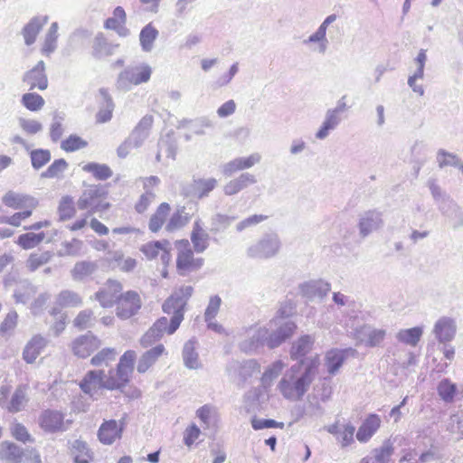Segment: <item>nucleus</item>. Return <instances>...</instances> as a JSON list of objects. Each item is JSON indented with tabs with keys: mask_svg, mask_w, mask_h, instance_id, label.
<instances>
[{
	"mask_svg": "<svg viewBox=\"0 0 463 463\" xmlns=\"http://www.w3.org/2000/svg\"><path fill=\"white\" fill-rule=\"evenodd\" d=\"M252 428L254 430H262L268 428H279L282 429L284 427L283 422H278L274 420H256L253 419L251 421Z\"/></svg>",
	"mask_w": 463,
	"mask_h": 463,
	"instance_id": "nucleus-62",
	"label": "nucleus"
},
{
	"mask_svg": "<svg viewBox=\"0 0 463 463\" xmlns=\"http://www.w3.org/2000/svg\"><path fill=\"white\" fill-rule=\"evenodd\" d=\"M68 167V163L65 159H56L43 174L46 178H60Z\"/></svg>",
	"mask_w": 463,
	"mask_h": 463,
	"instance_id": "nucleus-47",
	"label": "nucleus"
},
{
	"mask_svg": "<svg viewBox=\"0 0 463 463\" xmlns=\"http://www.w3.org/2000/svg\"><path fill=\"white\" fill-rule=\"evenodd\" d=\"M422 335V329L420 326L411 327L409 329L400 330L397 334V338L400 342L416 346L420 342Z\"/></svg>",
	"mask_w": 463,
	"mask_h": 463,
	"instance_id": "nucleus-38",
	"label": "nucleus"
},
{
	"mask_svg": "<svg viewBox=\"0 0 463 463\" xmlns=\"http://www.w3.org/2000/svg\"><path fill=\"white\" fill-rule=\"evenodd\" d=\"M164 354H167V352L164 345L159 344L151 349L146 351L139 357L137 364V371L139 373H145L147 372L153 364Z\"/></svg>",
	"mask_w": 463,
	"mask_h": 463,
	"instance_id": "nucleus-18",
	"label": "nucleus"
},
{
	"mask_svg": "<svg viewBox=\"0 0 463 463\" xmlns=\"http://www.w3.org/2000/svg\"><path fill=\"white\" fill-rule=\"evenodd\" d=\"M137 356V352L132 349L120 355L116 366L105 373L106 390L125 392L131 383Z\"/></svg>",
	"mask_w": 463,
	"mask_h": 463,
	"instance_id": "nucleus-3",
	"label": "nucleus"
},
{
	"mask_svg": "<svg viewBox=\"0 0 463 463\" xmlns=\"http://www.w3.org/2000/svg\"><path fill=\"white\" fill-rule=\"evenodd\" d=\"M434 332L440 342L450 341L455 335V326L452 319L440 318L435 325Z\"/></svg>",
	"mask_w": 463,
	"mask_h": 463,
	"instance_id": "nucleus-28",
	"label": "nucleus"
},
{
	"mask_svg": "<svg viewBox=\"0 0 463 463\" xmlns=\"http://www.w3.org/2000/svg\"><path fill=\"white\" fill-rule=\"evenodd\" d=\"M381 222V219L378 214L375 213H368L365 217H364L360 222V230L363 235H367L371 231L375 229L378 224Z\"/></svg>",
	"mask_w": 463,
	"mask_h": 463,
	"instance_id": "nucleus-53",
	"label": "nucleus"
},
{
	"mask_svg": "<svg viewBox=\"0 0 463 463\" xmlns=\"http://www.w3.org/2000/svg\"><path fill=\"white\" fill-rule=\"evenodd\" d=\"M28 392L29 386L27 384L18 385L5 405V409L11 413L23 411L29 402Z\"/></svg>",
	"mask_w": 463,
	"mask_h": 463,
	"instance_id": "nucleus-19",
	"label": "nucleus"
},
{
	"mask_svg": "<svg viewBox=\"0 0 463 463\" xmlns=\"http://www.w3.org/2000/svg\"><path fill=\"white\" fill-rule=\"evenodd\" d=\"M57 38L58 24L52 23L41 48V52L43 55L49 56L55 50Z\"/></svg>",
	"mask_w": 463,
	"mask_h": 463,
	"instance_id": "nucleus-41",
	"label": "nucleus"
},
{
	"mask_svg": "<svg viewBox=\"0 0 463 463\" xmlns=\"http://www.w3.org/2000/svg\"><path fill=\"white\" fill-rule=\"evenodd\" d=\"M184 361L187 367L195 369L199 365L198 354L194 350V343L188 342L185 344L183 352Z\"/></svg>",
	"mask_w": 463,
	"mask_h": 463,
	"instance_id": "nucleus-52",
	"label": "nucleus"
},
{
	"mask_svg": "<svg viewBox=\"0 0 463 463\" xmlns=\"http://www.w3.org/2000/svg\"><path fill=\"white\" fill-rule=\"evenodd\" d=\"M45 237L46 234L43 232L38 233L26 232L18 237L17 244L24 250H30L38 246Z\"/></svg>",
	"mask_w": 463,
	"mask_h": 463,
	"instance_id": "nucleus-39",
	"label": "nucleus"
},
{
	"mask_svg": "<svg viewBox=\"0 0 463 463\" xmlns=\"http://www.w3.org/2000/svg\"><path fill=\"white\" fill-rule=\"evenodd\" d=\"M51 159L49 150L37 149L31 153L32 165L34 168L39 169L46 165Z\"/></svg>",
	"mask_w": 463,
	"mask_h": 463,
	"instance_id": "nucleus-56",
	"label": "nucleus"
},
{
	"mask_svg": "<svg viewBox=\"0 0 463 463\" xmlns=\"http://www.w3.org/2000/svg\"><path fill=\"white\" fill-rule=\"evenodd\" d=\"M349 352L354 353L352 349H332L326 354V366L330 374H335L342 366Z\"/></svg>",
	"mask_w": 463,
	"mask_h": 463,
	"instance_id": "nucleus-25",
	"label": "nucleus"
},
{
	"mask_svg": "<svg viewBox=\"0 0 463 463\" xmlns=\"http://www.w3.org/2000/svg\"><path fill=\"white\" fill-rule=\"evenodd\" d=\"M52 253L49 251L34 252L30 254L26 260V268L29 271L33 272L41 267L47 264L52 259Z\"/></svg>",
	"mask_w": 463,
	"mask_h": 463,
	"instance_id": "nucleus-40",
	"label": "nucleus"
},
{
	"mask_svg": "<svg viewBox=\"0 0 463 463\" xmlns=\"http://www.w3.org/2000/svg\"><path fill=\"white\" fill-rule=\"evenodd\" d=\"M194 185L197 195L203 198L207 196L217 186V180L215 178H200L194 180Z\"/></svg>",
	"mask_w": 463,
	"mask_h": 463,
	"instance_id": "nucleus-45",
	"label": "nucleus"
},
{
	"mask_svg": "<svg viewBox=\"0 0 463 463\" xmlns=\"http://www.w3.org/2000/svg\"><path fill=\"white\" fill-rule=\"evenodd\" d=\"M151 74L152 69L146 64L136 66L131 71H126L122 73L128 82L133 85L147 82L150 80Z\"/></svg>",
	"mask_w": 463,
	"mask_h": 463,
	"instance_id": "nucleus-26",
	"label": "nucleus"
},
{
	"mask_svg": "<svg viewBox=\"0 0 463 463\" xmlns=\"http://www.w3.org/2000/svg\"><path fill=\"white\" fill-rule=\"evenodd\" d=\"M255 183L256 179L253 175H250L249 173L242 174L237 178H234L228 182L223 186V192L226 195H234Z\"/></svg>",
	"mask_w": 463,
	"mask_h": 463,
	"instance_id": "nucleus-23",
	"label": "nucleus"
},
{
	"mask_svg": "<svg viewBox=\"0 0 463 463\" xmlns=\"http://www.w3.org/2000/svg\"><path fill=\"white\" fill-rule=\"evenodd\" d=\"M393 453V448L391 444L383 446L375 456L378 463H386Z\"/></svg>",
	"mask_w": 463,
	"mask_h": 463,
	"instance_id": "nucleus-64",
	"label": "nucleus"
},
{
	"mask_svg": "<svg viewBox=\"0 0 463 463\" xmlns=\"http://www.w3.org/2000/svg\"><path fill=\"white\" fill-rule=\"evenodd\" d=\"M172 207L168 203L158 204L148 220V229L153 233H157L164 226L167 232H176L189 222V216L184 209H177L171 214Z\"/></svg>",
	"mask_w": 463,
	"mask_h": 463,
	"instance_id": "nucleus-4",
	"label": "nucleus"
},
{
	"mask_svg": "<svg viewBox=\"0 0 463 463\" xmlns=\"http://www.w3.org/2000/svg\"><path fill=\"white\" fill-rule=\"evenodd\" d=\"M193 292L192 286H181L175 289L162 306L163 311L171 316L170 322L165 317L158 318L144 335L142 342L149 345L159 340L165 334H174L184 320L185 306Z\"/></svg>",
	"mask_w": 463,
	"mask_h": 463,
	"instance_id": "nucleus-1",
	"label": "nucleus"
},
{
	"mask_svg": "<svg viewBox=\"0 0 463 463\" xmlns=\"http://www.w3.org/2000/svg\"><path fill=\"white\" fill-rule=\"evenodd\" d=\"M106 191L98 185H93L82 193L78 200V207L80 210H88L90 214L107 211L111 204L106 201Z\"/></svg>",
	"mask_w": 463,
	"mask_h": 463,
	"instance_id": "nucleus-8",
	"label": "nucleus"
},
{
	"mask_svg": "<svg viewBox=\"0 0 463 463\" xmlns=\"http://www.w3.org/2000/svg\"><path fill=\"white\" fill-rule=\"evenodd\" d=\"M2 203L12 210H18L17 213L2 219V222L14 227L20 226L24 221L31 217L38 206V201L33 196L14 191L6 192L2 197Z\"/></svg>",
	"mask_w": 463,
	"mask_h": 463,
	"instance_id": "nucleus-5",
	"label": "nucleus"
},
{
	"mask_svg": "<svg viewBox=\"0 0 463 463\" xmlns=\"http://www.w3.org/2000/svg\"><path fill=\"white\" fill-rule=\"evenodd\" d=\"M101 345V341L91 333L80 335L72 339L69 345L72 354L78 358L90 357Z\"/></svg>",
	"mask_w": 463,
	"mask_h": 463,
	"instance_id": "nucleus-10",
	"label": "nucleus"
},
{
	"mask_svg": "<svg viewBox=\"0 0 463 463\" xmlns=\"http://www.w3.org/2000/svg\"><path fill=\"white\" fill-rule=\"evenodd\" d=\"M385 335V330L373 329L368 334L367 338L365 340V344L370 347L377 346L383 342Z\"/></svg>",
	"mask_w": 463,
	"mask_h": 463,
	"instance_id": "nucleus-59",
	"label": "nucleus"
},
{
	"mask_svg": "<svg viewBox=\"0 0 463 463\" xmlns=\"http://www.w3.org/2000/svg\"><path fill=\"white\" fill-rule=\"evenodd\" d=\"M74 463H90L93 460V453L88 444L82 440H75L72 444Z\"/></svg>",
	"mask_w": 463,
	"mask_h": 463,
	"instance_id": "nucleus-34",
	"label": "nucleus"
},
{
	"mask_svg": "<svg viewBox=\"0 0 463 463\" xmlns=\"http://www.w3.org/2000/svg\"><path fill=\"white\" fill-rule=\"evenodd\" d=\"M268 219V216L267 215H263V214H254V215H251L244 220H242L239 224H238V229L239 230H243L245 228H248L250 226H252V225H256L265 220Z\"/></svg>",
	"mask_w": 463,
	"mask_h": 463,
	"instance_id": "nucleus-63",
	"label": "nucleus"
},
{
	"mask_svg": "<svg viewBox=\"0 0 463 463\" xmlns=\"http://www.w3.org/2000/svg\"><path fill=\"white\" fill-rule=\"evenodd\" d=\"M115 105L111 98L107 99L96 113V122L103 124L111 120Z\"/></svg>",
	"mask_w": 463,
	"mask_h": 463,
	"instance_id": "nucleus-48",
	"label": "nucleus"
},
{
	"mask_svg": "<svg viewBox=\"0 0 463 463\" xmlns=\"http://www.w3.org/2000/svg\"><path fill=\"white\" fill-rule=\"evenodd\" d=\"M339 122V118L335 111L330 112L326 120L324 121L322 127L317 133V137L319 139L325 138L330 130L334 129Z\"/></svg>",
	"mask_w": 463,
	"mask_h": 463,
	"instance_id": "nucleus-51",
	"label": "nucleus"
},
{
	"mask_svg": "<svg viewBox=\"0 0 463 463\" xmlns=\"http://www.w3.org/2000/svg\"><path fill=\"white\" fill-rule=\"evenodd\" d=\"M175 270L179 276L185 277L199 271L204 265V259L198 256L186 239L175 241Z\"/></svg>",
	"mask_w": 463,
	"mask_h": 463,
	"instance_id": "nucleus-6",
	"label": "nucleus"
},
{
	"mask_svg": "<svg viewBox=\"0 0 463 463\" xmlns=\"http://www.w3.org/2000/svg\"><path fill=\"white\" fill-rule=\"evenodd\" d=\"M88 146L89 142L76 134L70 135L61 143V148L67 153L85 149Z\"/></svg>",
	"mask_w": 463,
	"mask_h": 463,
	"instance_id": "nucleus-37",
	"label": "nucleus"
},
{
	"mask_svg": "<svg viewBox=\"0 0 463 463\" xmlns=\"http://www.w3.org/2000/svg\"><path fill=\"white\" fill-rule=\"evenodd\" d=\"M122 284L114 279H109L95 294V298L103 307H111L117 304L118 296L122 295Z\"/></svg>",
	"mask_w": 463,
	"mask_h": 463,
	"instance_id": "nucleus-15",
	"label": "nucleus"
},
{
	"mask_svg": "<svg viewBox=\"0 0 463 463\" xmlns=\"http://www.w3.org/2000/svg\"><path fill=\"white\" fill-rule=\"evenodd\" d=\"M118 356V351L114 347H105L97 352L90 359V364L95 367L107 366L114 362Z\"/></svg>",
	"mask_w": 463,
	"mask_h": 463,
	"instance_id": "nucleus-32",
	"label": "nucleus"
},
{
	"mask_svg": "<svg viewBox=\"0 0 463 463\" xmlns=\"http://www.w3.org/2000/svg\"><path fill=\"white\" fill-rule=\"evenodd\" d=\"M21 102L28 110L33 112L41 110L45 104L44 99L35 92L24 93Z\"/></svg>",
	"mask_w": 463,
	"mask_h": 463,
	"instance_id": "nucleus-42",
	"label": "nucleus"
},
{
	"mask_svg": "<svg viewBox=\"0 0 463 463\" xmlns=\"http://www.w3.org/2000/svg\"><path fill=\"white\" fill-rule=\"evenodd\" d=\"M456 391V385L448 379L442 380L438 385L439 395L443 401L447 402L453 401Z\"/></svg>",
	"mask_w": 463,
	"mask_h": 463,
	"instance_id": "nucleus-49",
	"label": "nucleus"
},
{
	"mask_svg": "<svg viewBox=\"0 0 463 463\" xmlns=\"http://www.w3.org/2000/svg\"><path fill=\"white\" fill-rule=\"evenodd\" d=\"M38 421L41 429L49 433L64 431L71 424L70 420H65L61 411L50 409L40 414Z\"/></svg>",
	"mask_w": 463,
	"mask_h": 463,
	"instance_id": "nucleus-11",
	"label": "nucleus"
},
{
	"mask_svg": "<svg viewBox=\"0 0 463 463\" xmlns=\"http://www.w3.org/2000/svg\"><path fill=\"white\" fill-rule=\"evenodd\" d=\"M19 124L22 129L29 135H34L42 129V124L34 119L21 118Z\"/></svg>",
	"mask_w": 463,
	"mask_h": 463,
	"instance_id": "nucleus-60",
	"label": "nucleus"
},
{
	"mask_svg": "<svg viewBox=\"0 0 463 463\" xmlns=\"http://www.w3.org/2000/svg\"><path fill=\"white\" fill-rule=\"evenodd\" d=\"M354 427L352 425H345L338 436L342 447H346L354 441Z\"/></svg>",
	"mask_w": 463,
	"mask_h": 463,
	"instance_id": "nucleus-61",
	"label": "nucleus"
},
{
	"mask_svg": "<svg viewBox=\"0 0 463 463\" xmlns=\"http://www.w3.org/2000/svg\"><path fill=\"white\" fill-rule=\"evenodd\" d=\"M381 426V419L377 414H369L363 421L356 433L360 442H367Z\"/></svg>",
	"mask_w": 463,
	"mask_h": 463,
	"instance_id": "nucleus-20",
	"label": "nucleus"
},
{
	"mask_svg": "<svg viewBox=\"0 0 463 463\" xmlns=\"http://www.w3.org/2000/svg\"><path fill=\"white\" fill-rule=\"evenodd\" d=\"M47 22V16H36L24 27L23 35L27 45H31L35 42L39 33Z\"/></svg>",
	"mask_w": 463,
	"mask_h": 463,
	"instance_id": "nucleus-24",
	"label": "nucleus"
},
{
	"mask_svg": "<svg viewBox=\"0 0 463 463\" xmlns=\"http://www.w3.org/2000/svg\"><path fill=\"white\" fill-rule=\"evenodd\" d=\"M158 30L153 23L147 24L139 33V42L142 49L145 52H150L153 48L154 43L158 36Z\"/></svg>",
	"mask_w": 463,
	"mask_h": 463,
	"instance_id": "nucleus-33",
	"label": "nucleus"
},
{
	"mask_svg": "<svg viewBox=\"0 0 463 463\" xmlns=\"http://www.w3.org/2000/svg\"><path fill=\"white\" fill-rule=\"evenodd\" d=\"M82 170L90 174L96 180L99 181H106L113 175L111 168L108 165L95 162L85 164L82 166Z\"/></svg>",
	"mask_w": 463,
	"mask_h": 463,
	"instance_id": "nucleus-30",
	"label": "nucleus"
},
{
	"mask_svg": "<svg viewBox=\"0 0 463 463\" xmlns=\"http://www.w3.org/2000/svg\"><path fill=\"white\" fill-rule=\"evenodd\" d=\"M23 82L30 90L35 89L45 90L49 84L45 63L40 61L32 69L25 71L23 76Z\"/></svg>",
	"mask_w": 463,
	"mask_h": 463,
	"instance_id": "nucleus-14",
	"label": "nucleus"
},
{
	"mask_svg": "<svg viewBox=\"0 0 463 463\" xmlns=\"http://www.w3.org/2000/svg\"><path fill=\"white\" fill-rule=\"evenodd\" d=\"M18 314L15 310L9 311L0 324V334L6 335L11 334L18 324Z\"/></svg>",
	"mask_w": 463,
	"mask_h": 463,
	"instance_id": "nucleus-46",
	"label": "nucleus"
},
{
	"mask_svg": "<svg viewBox=\"0 0 463 463\" xmlns=\"http://www.w3.org/2000/svg\"><path fill=\"white\" fill-rule=\"evenodd\" d=\"M93 313L90 310L80 311L73 320V325L80 330L86 329L91 325Z\"/></svg>",
	"mask_w": 463,
	"mask_h": 463,
	"instance_id": "nucleus-57",
	"label": "nucleus"
},
{
	"mask_svg": "<svg viewBox=\"0 0 463 463\" xmlns=\"http://www.w3.org/2000/svg\"><path fill=\"white\" fill-rule=\"evenodd\" d=\"M81 392L90 397H95L101 391L106 390L105 371L90 370L79 383Z\"/></svg>",
	"mask_w": 463,
	"mask_h": 463,
	"instance_id": "nucleus-12",
	"label": "nucleus"
},
{
	"mask_svg": "<svg viewBox=\"0 0 463 463\" xmlns=\"http://www.w3.org/2000/svg\"><path fill=\"white\" fill-rule=\"evenodd\" d=\"M50 315L55 319L51 326V330L55 335H59L66 327V315L61 312V309L53 307L50 310Z\"/></svg>",
	"mask_w": 463,
	"mask_h": 463,
	"instance_id": "nucleus-50",
	"label": "nucleus"
},
{
	"mask_svg": "<svg viewBox=\"0 0 463 463\" xmlns=\"http://www.w3.org/2000/svg\"><path fill=\"white\" fill-rule=\"evenodd\" d=\"M0 458L7 463H42L41 455L36 449L24 450L9 440L0 444Z\"/></svg>",
	"mask_w": 463,
	"mask_h": 463,
	"instance_id": "nucleus-7",
	"label": "nucleus"
},
{
	"mask_svg": "<svg viewBox=\"0 0 463 463\" xmlns=\"http://www.w3.org/2000/svg\"><path fill=\"white\" fill-rule=\"evenodd\" d=\"M140 251L150 260L160 256L161 261L165 266H168L172 260L168 240L148 241L141 246Z\"/></svg>",
	"mask_w": 463,
	"mask_h": 463,
	"instance_id": "nucleus-13",
	"label": "nucleus"
},
{
	"mask_svg": "<svg viewBox=\"0 0 463 463\" xmlns=\"http://www.w3.org/2000/svg\"><path fill=\"white\" fill-rule=\"evenodd\" d=\"M297 326L293 322H288L281 326L279 331L271 335L268 340V345L274 348L279 345L286 339L289 338L295 332Z\"/></svg>",
	"mask_w": 463,
	"mask_h": 463,
	"instance_id": "nucleus-35",
	"label": "nucleus"
},
{
	"mask_svg": "<svg viewBox=\"0 0 463 463\" xmlns=\"http://www.w3.org/2000/svg\"><path fill=\"white\" fill-rule=\"evenodd\" d=\"M125 422L115 420H105L99 428L98 439L105 445H110L122 436Z\"/></svg>",
	"mask_w": 463,
	"mask_h": 463,
	"instance_id": "nucleus-16",
	"label": "nucleus"
},
{
	"mask_svg": "<svg viewBox=\"0 0 463 463\" xmlns=\"http://www.w3.org/2000/svg\"><path fill=\"white\" fill-rule=\"evenodd\" d=\"M127 23V14L123 7L117 6L111 17L104 22V27L108 30L116 31L120 35H126L128 30L125 25Z\"/></svg>",
	"mask_w": 463,
	"mask_h": 463,
	"instance_id": "nucleus-22",
	"label": "nucleus"
},
{
	"mask_svg": "<svg viewBox=\"0 0 463 463\" xmlns=\"http://www.w3.org/2000/svg\"><path fill=\"white\" fill-rule=\"evenodd\" d=\"M201 434L200 429L195 424L188 426L184 432V442L187 447H192L199 439Z\"/></svg>",
	"mask_w": 463,
	"mask_h": 463,
	"instance_id": "nucleus-58",
	"label": "nucleus"
},
{
	"mask_svg": "<svg viewBox=\"0 0 463 463\" xmlns=\"http://www.w3.org/2000/svg\"><path fill=\"white\" fill-rule=\"evenodd\" d=\"M57 212L60 222H65L72 220L77 214L73 198L69 195L61 197Z\"/></svg>",
	"mask_w": 463,
	"mask_h": 463,
	"instance_id": "nucleus-29",
	"label": "nucleus"
},
{
	"mask_svg": "<svg viewBox=\"0 0 463 463\" xmlns=\"http://www.w3.org/2000/svg\"><path fill=\"white\" fill-rule=\"evenodd\" d=\"M260 161V156L257 153L252 154L247 157L235 158L224 165V174L232 175L238 171L250 168Z\"/></svg>",
	"mask_w": 463,
	"mask_h": 463,
	"instance_id": "nucleus-21",
	"label": "nucleus"
},
{
	"mask_svg": "<svg viewBox=\"0 0 463 463\" xmlns=\"http://www.w3.org/2000/svg\"><path fill=\"white\" fill-rule=\"evenodd\" d=\"M303 364L304 360H300L280 380L279 389L286 399L298 400L304 395L312 382V375L319 365V359L317 356L312 359L305 372L300 373Z\"/></svg>",
	"mask_w": 463,
	"mask_h": 463,
	"instance_id": "nucleus-2",
	"label": "nucleus"
},
{
	"mask_svg": "<svg viewBox=\"0 0 463 463\" xmlns=\"http://www.w3.org/2000/svg\"><path fill=\"white\" fill-rule=\"evenodd\" d=\"M284 367L285 364L281 361H276L269 368H267L261 376V383L263 386H269L272 382L280 374Z\"/></svg>",
	"mask_w": 463,
	"mask_h": 463,
	"instance_id": "nucleus-43",
	"label": "nucleus"
},
{
	"mask_svg": "<svg viewBox=\"0 0 463 463\" xmlns=\"http://www.w3.org/2000/svg\"><path fill=\"white\" fill-rule=\"evenodd\" d=\"M155 197L156 195L154 193L150 191H146V193L142 194L139 196L138 200L135 203V211L140 214L146 213Z\"/></svg>",
	"mask_w": 463,
	"mask_h": 463,
	"instance_id": "nucleus-55",
	"label": "nucleus"
},
{
	"mask_svg": "<svg viewBox=\"0 0 463 463\" xmlns=\"http://www.w3.org/2000/svg\"><path fill=\"white\" fill-rule=\"evenodd\" d=\"M221 304V298L218 296H213L210 298L208 307H206L204 312V318L205 321L208 323V327L218 333L222 332L223 328L221 325L213 322V319L218 314Z\"/></svg>",
	"mask_w": 463,
	"mask_h": 463,
	"instance_id": "nucleus-27",
	"label": "nucleus"
},
{
	"mask_svg": "<svg viewBox=\"0 0 463 463\" xmlns=\"http://www.w3.org/2000/svg\"><path fill=\"white\" fill-rule=\"evenodd\" d=\"M56 302L60 308L78 307L81 304V298L78 294L74 292L64 290L58 295Z\"/></svg>",
	"mask_w": 463,
	"mask_h": 463,
	"instance_id": "nucleus-44",
	"label": "nucleus"
},
{
	"mask_svg": "<svg viewBox=\"0 0 463 463\" xmlns=\"http://www.w3.org/2000/svg\"><path fill=\"white\" fill-rule=\"evenodd\" d=\"M47 345L48 340L43 335L40 334L33 335L24 348V360L28 364H33Z\"/></svg>",
	"mask_w": 463,
	"mask_h": 463,
	"instance_id": "nucleus-17",
	"label": "nucleus"
},
{
	"mask_svg": "<svg viewBox=\"0 0 463 463\" xmlns=\"http://www.w3.org/2000/svg\"><path fill=\"white\" fill-rule=\"evenodd\" d=\"M313 340L309 335L300 337L291 347L290 355L294 360L305 356L312 348Z\"/></svg>",
	"mask_w": 463,
	"mask_h": 463,
	"instance_id": "nucleus-36",
	"label": "nucleus"
},
{
	"mask_svg": "<svg viewBox=\"0 0 463 463\" xmlns=\"http://www.w3.org/2000/svg\"><path fill=\"white\" fill-rule=\"evenodd\" d=\"M118 297L115 305V313L119 319L127 320L132 318L140 312L143 302L138 292L128 290Z\"/></svg>",
	"mask_w": 463,
	"mask_h": 463,
	"instance_id": "nucleus-9",
	"label": "nucleus"
},
{
	"mask_svg": "<svg viewBox=\"0 0 463 463\" xmlns=\"http://www.w3.org/2000/svg\"><path fill=\"white\" fill-rule=\"evenodd\" d=\"M208 233L195 222L194 225L193 232L191 233V241L193 243V250L199 253L204 251L208 247Z\"/></svg>",
	"mask_w": 463,
	"mask_h": 463,
	"instance_id": "nucleus-31",
	"label": "nucleus"
},
{
	"mask_svg": "<svg viewBox=\"0 0 463 463\" xmlns=\"http://www.w3.org/2000/svg\"><path fill=\"white\" fill-rule=\"evenodd\" d=\"M10 430L13 438L20 442L26 443L33 441L31 434L22 423L14 422Z\"/></svg>",
	"mask_w": 463,
	"mask_h": 463,
	"instance_id": "nucleus-54",
	"label": "nucleus"
}]
</instances>
